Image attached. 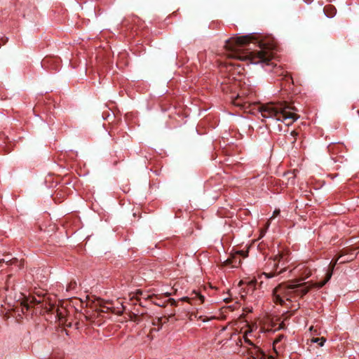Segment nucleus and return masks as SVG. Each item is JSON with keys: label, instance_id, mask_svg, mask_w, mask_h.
Returning a JSON list of instances; mask_svg holds the SVG:
<instances>
[{"label": "nucleus", "instance_id": "12", "mask_svg": "<svg viewBox=\"0 0 359 359\" xmlns=\"http://www.w3.org/2000/svg\"><path fill=\"white\" fill-rule=\"evenodd\" d=\"M326 341V339L325 337H320V338H312L311 339V343H318L320 346H323Z\"/></svg>", "mask_w": 359, "mask_h": 359}, {"label": "nucleus", "instance_id": "5", "mask_svg": "<svg viewBox=\"0 0 359 359\" xmlns=\"http://www.w3.org/2000/svg\"><path fill=\"white\" fill-rule=\"evenodd\" d=\"M342 258L343 257L340 253L339 255V256L335 259H332L330 262V265H329V269L326 273L325 278L324 280L318 283V284L317 285L318 288H320V287H323L330 280V279L331 278V277L332 276L333 271L334 269L335 266L338 263H339L340 261H341V259H343Z\"/></svg>", "mask_w": 359, "mask_h": 359}, {"label": "nucleus", "instance_id": "29", "mask_svg": "<svg viewBox=\"0 0 359 359\" xmlns=\"http://www.w3.org/2000/svg\"><path fill=\"white\" fill-rule=\"evenodd\" d=\"M355 248H356V250H358V252H359V246L355 247Z\"/></svg>", "mask_w": 359, "mask_h": 359}, {"label": "nucleus", "instance_id": "8", "mask_svg": "<svg viewBox=\"0 0 359 359\" xmlns=\"http://www.w3.org/2000/svg\"><path fill=\"white\" fill-rule=\"evenodd\" d=\"M283 257V255L281 254H278V255H276L273 260V267L275 269V271L276 272H270V273H263V275L266 276V278H272L273 276H275L276 275H278L280 273H281L283 272V269H280V271H277L278 270V263L280 260V259Z\"/></svg>", "mask_w": 359, "mask_h": 359}, {"label": "nucleus", "instance_id": "18", "mask_svg": "<svg viewBox=\"0 0 359 359\" xmlns=\"http://www.w3.org/2000/svg\"><path fill=\"white\" fill-rule=\"evenodd\" d=\"M283 335L281 334V335H279L273 341V343H278L279 341H280V340L282 339V338H283Z\"/></svg>", "mask_w": 359, "mask_h": 359}, {"label": "nucleus", "instance_id": "30", "mask_svg": "<svg viewBox=\"0 0 359 359\" xmlns=\"http://www.w3.org/2000/svg\"><path fill=\"white\" fill-rule=\"evenodd\" d=\"M57 316H59V318L60 319V318H61L60 313L59 314V313H57Z\"/></svg>", "mask_w": 359, "mask_h": 359}, {"label": "nucleus", "instance_id": "25", "mask_svg": "<svg viewBox=\"0 0 359 359\" xmlns=\"http://www.w3.org/2000/svg\"><path fill=\"white\" fill-rule=\"evenodd\" d=\"M23 266H24V260L22 259L20 262V267H23Z\"/></svg>", "mask_w": 359, "mask_h": 359}, {"label": "nucleus", "instance_id": "2", "mask_svg": "<svg viewBox=\"0 0 359 359\" xmlns=\"http://www.w3.org/2000/svg\"><path fill=\"white\" fill-rule=\"evenodd\" d=\"M291 109L292 108L285 102L268 103L259 108L263 118H275L276 121L284 122L287 126L291 125L299 118V116Z\"/></svg>", "mask_w": 359, "mask_h": 359}, {"label": "nucleus", "instance_id": "10", "mask_svg": "<svg viewBox=\"0 0 359 359\" xmlns=\"http://www.w3.org/2000/svg\"><path fill=\"white\" fill-rule=\"evenodd\" d=\"M238 255L242 256L243 258L247 257L248 256V250H237L232 255V258L229 259L227 261L231 263L236 262Z\"/></svg>", "mask_w": 359, "mask_h": 359}, {"label": "nucleus", "instance_id": "6", "mask_svg": "<svg viewBox=\"0 0 359 359\" xmlns=\"http://www.w3.org/2000/svg\"><path fill=\"white\" fill-rule=\"evenodd\" d=\"M355 250H356V248H355L353 247H348V248H345L342 249L340 251V253H341L342 257H344V256H348V257L345 258L344 259H341V261H340L339 264L347 263V262H351L353 259H355L356 257V255L358 254V253H355Z\"/></svg>", "mask_w": 359, "mask_h": 359}, {"label": "nucleus", "instance_id": "4", "mask_svg": "<svg viewBox=\"0 0 359 359\" xmlns=\"http://www.w3.org/2000/svg\"><path fill=\"white\" fill-rule=\"evenodd\" d=\"M293 283L294 284H297V283H299L300 285L297 286V288H295L294 290H292V292H294V296H299L301 297H304L305 294H306L312 288V287H317V285L318 284V283H315V284H309V285L308 286H306V285L308 283H301L300 280H293Z\"/></svg>", "mask_w": 359, "mask_h": 359}, {"label": "nucleus", "instance_id": "20", "mask_svg": "<svg viewBox=\"0 0 359 359\" xmlns=\"http://www.w3.org/2000/svg\"><path fill=\"white\" fill-rule=\"evenodd\" d=\"M279 214H280V210H275L273 211V217H276Z\"/></svg>", "mask_w": 359, "mask_h": 359}, {"label": "nucleus", "instance_id": "26", "mask_svg": "<svg viewBox=\"0 0 359 359\" xmlns=\"http://www.w3.org/2000/svg\"><path fill=\"white\" fill-rule=\"evenodd\" d=\"M284 328V323L282 322L280 324V326H279V329H283Z\"/></svg>", "mask_w": 359, "mask_h": 359}, {"label": "nucleus", "instance_id": "14", "mask_svg": "<svg viewBox=\"0 0 359 359\" xmlns=\"http://www.w3.org/2000/svg\"><path fill=\"white\" fill-rule=\"evenodd\" d=\"M18 259L16 258H13V259H10V260H8V261L5 260L4 259H1L0 260V263L5 262V263H6L8 265L15 264L18 263Z\"/></svg>", "mask_w": 359, "mask_h": 359}, {"label": "nucleus", "instance_id": "9", "mask_svg": "<svg viewBox=\"0 0 359 359\" xmlns=\"http://www.w3.org/2000/svg\"><path fill=\"white\" fill-rule=\"evenodd\" d=\"M44 300L43 299H41V297L38 299L34 297H31L29 299H27L26 301H24L22 304L24 307L26 308V310H28L29 306L34 305V304H40L43 303Z\"/></svg>", "mask_w": 359, "mask_h": 359}, {"label": "nucleus", "instance_id": "15", "mask_svg": "<svg viewBox=\"0 0 359 359\" xmlns=\"http://www.w3.org/2000/svg\"><path fill=\"white\" fill-rule=\"evenodd\" d=\"M290 135L292 136V139L290 140V141H291L292 143H294L296 141V136L298 135V133H297L294 130H292L290 133Z\"/></svg>", "mask_w": 359, "mask_h": 359}, {"label": "nucleus", "instance_id": "7", "mask_svg": "<svg viewBox=\"0 0 359 359\" xmlns=\"http://www.w3.org/2000/svg\"><path fill=\"white\" fill-rule=\"evenodd\" d=\"M181 301H185L189 303H191V301L199 302L198 304H201L205 301V297L203 296L199 292L196 290H193L190 294V296L184 297L180 299Z\"/></svg>", "mask_w": 359, "mask_h": 359}, {"label": "nucleus", "instance_id": "3", "mask_svg": "<svg viewBox=\"0 0 359 359\" xmlns=\"http://www.w3.org/2000/svg\"><path fill=\"white\" fill-rule=\"evenodd\" d=\"M299 283L294 284L293 281L289 284H280L273 289V297L276 304L283 305L284 299L287 301H291V298L294 297L293 290L299 285Z\"/></svg>", "mask_w": 359, "mask_h": 359}, {"label": "nucleus", "instance_id": "28", "mask_svg": "<svg viewBox=\"0 0 359 359\" xmlns=\"http://www.w3.org/2000/svg\"><path fill=\"white\" fill-rule=\"evenodd\" d=\"M238 264H241V259H238Z\"/></svg>", "mask_w": 359, "mask_h": 359}, {"label": "nucleus", "instance_id": "24", "mask_svg": "<svg viewBox=\"0 0 359 359\" xmlns=\"http://www.w3.org/2000/svg\"><path fill=\"white\" fill-rule=\"evenodd\" d=\"M169 302L171 303L172 305L175 304V300L174 299H170Z\"/></svg>", "mask_w": 359, "mask_h": 359}, {"label": "nucleus", "instance_id": "1", "mask_svg": "<svg viewBox=\"0 0 359 359\" xmlns=\"http://www.w3.org/2000/svg\"><path fill=\"white\" fill-rule=\"evenodd\" d=\"M255 39L253 34L245 36L231 37L226 41L225 48L231 52L229 56L241 60H249L252 64L266 63L273 57V49L275 46L273 43L259 42L260 50L250 51L245 53L240 52V48L250 43Z\"/></svg>", "mask_w": 359, "mask_h": 359}, {"label": "nucleus", "instance_id": "27", "mask_svg": "<svg viewBox=\"0 0 359 359\" xmlns=\"http://www.w3.org/2000/svg\"><path fill=\"white\" fill-rule=\"evenodd\" d=\"M243 284H244V281L243 280H241L238 283V285L239 286H241Z\"/></svg>", "mask_w": 359, "mask_h": 359}, {"label": "nucleus", "instance_id": "11", "mask_svg": "<svg viewBox=\"0 0 359 359\" xmlns=\"http://www.w3.org/2000/svg\"><path fill=\"white\" fill-rule=\"evenodd\" d=\"M311 274H312L311 270L309 268L306 267V268L304 269V270L302 272V277L300 278L299 279H297L296 280H300L302 282V280H304L305 279L310 277L311 276Z\"/></svg>", "mask_w": 359, "mask_h": 359}, {"label": "nucleus", "instance_id": "23", "mask_svg": "<svg viewBox=\"0 0 359 359\" xmlns=\"http://www.w3.org/2000/svg\"><path fill=\"white\" fill-rule=\"evenodd\" d=\"M135 294H136L137 295H141V294H142V290H137V291H136Z\"/></svg>", "mask_w": 359, "mask_h": 359}, {"label": "nucleus", "instance_id": "19", "mask_svg": "<svg viewBox=\"0 0 359 359\" xmlns=\"http://www.w3.org/2000/svg\"><path fill=\"white\" fill-rule=\"evenodd\" d=\"M244 339H245V343H247L251 346L254 345L253 343L250 339H248L247 337H245Z\"/></svg>", "mask_w": 359, "mask_h": 359}, {"label": "nucleus", "instance_id": "16", "mask_svg": "<svg viewBox=\"0 0 359 359\" xmlns=\"http://www.w3.org/2000/svg\"><path fill=\"white\" fill-rule=\"evenodd\" d=\"M294 311L292 313H290V311H286L283 314V316L284 317V320H287L290 316L293 314Z\"/></svg>", "mask_w": 359, "mask_h": 359}, {"label": "nucleus", "instance_id": "31", "mask_svg": "<svg viewBox=\"0 0 359 359\" xmlns=\"http://www.w3.org/2000/svg\"><path fill=\"white\" fill-rule=\"evenodd\" d=\"M73 287L72 283H70V285H69V287Z\"/></svg>", "mask_w": 359, "mask_h": 359}, {"label": "nucleus", "instance_id": "22", "mask_svg": "<svg viewBox=\"0 0 359 359\" xmlns=\"http://www.w3.org/2000/svg\"><path fill=\"white\" fill-rule=\"evenodd\" d=\"M54 308H55V305H54V304H51V305H50V308H49V309H48L47 307H46V309H47V311H52Z\"/></svg>", "mask_w": 359, "mask_h": 359}, {"label": "nucleus", "instance_id": "13", "mask_svg": "<svg viewBox=\"0 0 359 359\" xmlns=\"http://www.w3.org/2000/svg\"><path fill=\"white\" fill-rule=\"evenodd\" d=\"M233 104L235 105V106H238V107H240L241 108H245V102L243 103L241 102L240 100V97H236L233 100Z\"/></svg>", "mask_w": 359, "mask_h": 359}, {"label": "nucleus", "instance_id": "21", "mask_svg": "<svg viewBox=\"0 0 359 359\" xmlns=\"http://www.w3.org/2000/svg\"><path fill=\"white\" fill-rule=\"evenodd\" d=\"M309 330H310L311 332H313H313H314V334H318V333L317 330H314L313 326L310 327Z\"/></svg>", "mask_w": 359, "mask_h": 359}, {"label": "nucleus", "instance_id": "17", "mask_svg": "<svg viewBox=\"0 0 359 359\" xmlns=\"http://www.w3.org/2000/svg\"><path fill=\"white\" fill-rule=\"evenodd\" d=\"M256 280H250L248 283V285L252 287V291L254 290L255 289V284H256Z\"/></svg>", "mask_w": 359, "mask_h": 359}, {"label": "nucleus", "instance_id": "32", "mask_svg": "<svg viewBox=\"0 0 359 359\" xmlns=\"http://www.w3.org/2000/svg\"><path fill=\"white\" fill-rule=\"evenodd\" d=\"M73 287L72 283H70V285H69V287Z\"/></svg>", "mask_w": 359, "mask_h": 359}]
</instances>
